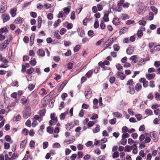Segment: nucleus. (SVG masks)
<instances>
[{"instance_id":"56","label":"nucleus","mask_w":160,"mask_h":160,"mask_svg":"<svg viewBox=\"0 0 160 160\" xmlns=\"http://www.w3.org/2000/svg\"><path fill=\"white\" fill-rule=\"evenodd\" d=\"M66 32V30L64 28H62L60 31V33L61 35H63Z\"/></svg>"},{"instance_id":"55","label":"nucleus","mask_w":160,"mask_h":160,"mask_svg":"<svg viewBox=\"0 0 160 160\" xmlns=\"http://www.w3.org/2000/svg\"><path fill=\"white\" fill-rule=\"evenodd\" d=\"M133 84L132 79L129 80L127 82V85H132Z\"/></svg>"},{"instance_id":"27","label":"nucleus","mask_w":160,"mask_h":160,"mask_svg":"<svg viewBox=\"0 0 160 160\" xmlns=\"http://www.w3.org/2000/svg\"><path fill=\"white\" fill-rule=\"evenodd\" d=\"M100 131V126L99 125H97L95 129L93 130V132L96 133L99 132Z\"/></svg>"},{"instance_id":"54","label":"nucleus","mask_w":160,"mask_h":160,"mask_svg":"<svg viewBox=\"0 0 160 160\" xmlns=\"http://www.w3.org/2000/svg\"><path fill=\"white\" fill-rule=\"evenodd\" d=\"M73 63L71 62H69L68 64V69H71L73 68Z\"/></svg>"},{"instance_id":"4","label":"nucleus","mask_w":160,"mask_h":160,"mask_svg":"<svg viewBox=\"0 0 160 160\" xmlns=\"http://www.w3.org/2000/svg\"><path fill=\"white\" fill-rule=\"evenodd\" d=\"M152 136L151 137L154 142H157L158 141L157 134L155 132H152Z\"/></svg>"},{"instance_id":"47","label":"nucleus","mask_w":160,"mask_h":160,"mask_svg":"<svg viewBox=\"0 0 160 160\" xmlns=\"http://www.w3.org/2000/svg\"><path fill=\"white\" fill-rule=\"evenodd\" d=\"M153 18V14L152 12H150L149 13L148 19L149 20H152Z\"/></svg>"},{"instance_id":"26","label":"nucleus","mask_w":160,"mask_h":160,"mask_svg":"<svg viewBox=\"0 0 160 160\" xmlns=\"http://www.w3.org/2000/svg\"><path fill=\"white\" fill-rule=\"evenodd\" d=\"M61 21L59 19H58L55 21L53 24V26L54 28H57L59 24L61 23Z\"/></svg>"},{"instance_id":"31","label":"nucleus","mask_w":160,"mask_h":160,"mask_svg":"<svg viewBox=\"0 0 160 160\" xmlns=\"http://www.w3.org/2000/svg\"><path fill=\"white\" fill-rule=\"evenodd\" d=\"M119 156V153L118 152H114L112 155V157L113 158H117Z\"/></svg>"},{"instance_id":"13","label":"nucleus","mask_w":160,"mask_h":160,"mask_svg":"<svg viewBox=\"0 0 160 160\" xmlns=\"http://www.w3.org/2000/svg\"><path fill=\"white\" fill-rule=\"evenodd\" d=\"M8 44H7V43L5 42V41H4V42L0 45V50L2 51L5 49Z\"/></svg>"},{"instance_id":"51","label":"nucleus","mask_w":160,"mask_h":160,"mask_svg":"<svg viewBox=\"0 0 160 160\" xmlns=\"http://www.w3.org/2000/svg\"><path fill=\"white\" fill-rule=\"evenodd\" d=\"M64 15V12L62 11L60 12L58 15V17L59 18H63Z\"/></svg>"},{"instance_id":"50","label":"nucleus","mask_w":160,"mask_h":160,"mask_svg":"<svg viewBox=\"0 0 160 160\" xmlns=\"http://www.w3.org/2000/svg\"><path fill=\"white\" fill-rule=\"evenodd\" d=\"M138 36L139 37H141L143 35L142 32L141 30H138L137 32Z\"/></svg>"},{"instance_id":"60","label":"nucleus","mask_w":160,"mask_h":160,"mask_svg":"<svg viewBox=\"0 0 160 160\" xmlns=\"http://www.w3.org/2000/svg\"><path fill=\"white\" fill-rule=\"evenodd\" d=\"M116 122V119L115 118L111 119L109 121L110 123L111 124H114Z\"/></svg>"},{"instance_id":"53","label":"nucleus","mask_w":160,"mask_h":160,"mask_svg":"<svg viewBox=\"0 0 160 160\" xmlns=\"http://www.w3.org/2000/svg\"><path fill=\"white\" fill-rule=\"evenodd\" d=\"M155 98L157 100H160V94L159 93L157 92L155 94Z\"/></svg>"},{"instance_id":"46","label":"nucleus","mask_w":160,"mask_h":160,"mask_svg":"<svg viewBox=\"0 0 160 160\" xmlns=\"http://www.w3.org/2000/svg\"><path fill=\"white\" fill-rule=\"evenodd\" d=\"M48 142H45L43 143V149H46L48 146Z\"/></svg>"},{"instance_id":"2","label":"nucleus","mask_w":160,"mask_h":160,"mask_svg":"<svg viewBox=\"0 0 160 160\" xmlns=\"http://www.w3.org/2000/svg\"><path fill=\"white\" fill-rule=\"evenodd\" d=\"M92 92L90 88H87L85 90L84 94L85 95L88 99H89L91 97Z\"/></svg>"},{"instance_id":"40","label":"nucleus","mask_w":160,"mask_h":160,"mask_svg":"<svg viewBox=\"0 0 160 160\" xmlns=\"http://www.w3.org/2000/svg\"><path fill=\"white\" fill-rule=\"evenodd\" d=\"M12 37L11 35H9L8 36V39L7 40H5V42H6L7 44H9V42L12 40Z\"/></svg>"},{"instance_id":"57","label":"nucleus","mask_w":160,"mask_h":160,"mask_svg":"<svg viewBox=\"0 0 160 160\" xmlns=\"http://www.w3.org/2000/svg\"><path fill=\"white\" fill-rule=\"evenodd\" d=\"M98 118V115L95 113H93L92 116L90 118V119L92 120H94Z\"/></svg>"},{"instance_id":"52","label":"nucleus","mask_w":160,"mask_h":160,"mask_svg":"<svg viewBox=\"0 0 160 160\" xmlns=\"http://www.w3.org/2000/svg\"><path fill=\"white\" fill-rule=\"evenodd\" d=\"M149 86L150 87L153 88L155 87V85L154 84V81H151L149 82Z\"/></svg>"},{"instance_id":"11","label":"nucleus","mask_w":160,"mask_h":160,"mask_svg":"<svg viewBox=\"0 0 160 160\" xmlns=\"http://www.w3.org/2000/svg\"><path fill=\"white\" fill-rule=\"evenodd\" d=\"M120 18L123 20H125L128 19L129 18V16L126 14L123 13L120 15Z\"/></svg>"},{"instance_id":"48","label":"nucleus","mask_w":160,"mask_h":160,"mask_svg":"<svg viewBox=\"0 0 160 160\" xmlns=\"http://www.w3.org/2000/svg\"><path fill=\"white\" fill-rule=\"evenodd\" d=\"M128 131V128L126 126L123 127L122 128V132L123 133H127Z\"/></svg>"},{"instance_id":"1","label":"nucleus","mask_w":160,"mask_h":160,"mask_svg":"<svg viewBox=\"0 0 160 160\" xmlns=\"http://www.w3.org/2000/svg\"><path fill=\"white\" fill-rule=\"evenodd\" d=\"M31 109L29 107L25 108L23 112V116L25 118H27L29 117L31 115Z\"/></svg>"},{"instance_id":"29","label":"nucleus","mask_w":160,"mask_h":160,"mask_svg":"<svg viewBox=\"0 0 160 160\" xmlns=\"http://www.w3.org/2000/svg\"><path fill=\"white\" fill-rule=\"evenodd\" d=\"M34 71V69L33 68H31L27 70L26 73L28 74H30L33 73Z\"/></svg>"},{"instance_id":"19","label":"nucleus","mask_w":160,"mask_h":160,"mask_svg":"<svg viewBox=\"0 0 160 160\" xmlns=\"http://www.w3.org/2000/svg\"><path fill=\"white\" fill-rule=\"evenodd\" d=\"M38 28H39L41 27L42 23V18L40 16H39L38 17Z\"/></svg>"},{"instance_id":"43","label":"nucleus","mask_w":160,"mask_h":160,"mask_svg":"<svg viewBox=\"0 0 160 160\" xmlns=\"http://www.w3.org/2000/svg\"><path fill=\"white\" fill-rule=\"evenodd\" d=\"M105 157L104 156L102 155L98 157L97 160H105Z\"/></svg>"},{"instance_id":"39","label":"nucleus","mask_w":160,"mask_h":160,"mask_svg":"<svg viewBox=\"0 0 160 160\" xmlns=\"http://www.w3.org/2000/svg\"><path fill=\"white\" fill-rule=\"evenodd\" d=\"M103 20L105 22H107L109 21V18H108V15L107 14H105L103 18Z\"/></svg>"},{"instance_id":"5","label":"nucleus","mask_w":160,"mask_h":160,"mask_svg":"<svg viewBox=\"0 0 160 160\" xmlns=\"http://www.w3.org/2000/svg\"><path fill=\"white\" fill-rule=\"evenodd\" d=\"M144 7L142 6L138 5V7L137 9V12L139 14H142L143 13V11H144Z\"/></svg>"},{"instance_id":"49","label":"nucleus","mask_w":160,"mask_h":160,"mask_svg":"<svg viewBox=\"0 0 160 160\" xmlns=\"http://www.w3.org/2000/svg\"><path fill=\"white\" fill-rule=\"evenodd\" d=\"M113 114L114 116L120 118L122 116L121 114L118 112H114Z\"/></svg>"},{"instance_id":"61","label":"nucleus","mask_w":160,"mask_h":160,"mask_svg":"<svg viewBox=\"0 0 160 160\" xmlns=\"http://www.w3.org/2000/svg\"><path fill=\"white\" fill-rule=\"evenodd\" d=\"M138 23L140 25H142L143 26H144L146 24V21L143 20H140Z\"/></svg>"},{"instance_id":"12","label":"nucleus","mask_w":160,"mask_h":160,"mask_svg":"<svg viewBox=\"0 0 160 160\" xmlns=\"http://www.w3.org/2000/svg\"><path fill=\"white\" fill-rule=\"evenodd\" d=\"M68 110H67V111L64 113H62L59 116L60 119L61 120H64L65 118L66 115L68 114Z\"/></svg>"},{"instance_id":"24","label":"nucleus","mask_w":160,"mask_h":160,"mask_svg":"<svg viewBox=\"0 0 160 160\" xmlns=\"http://www.w3.org/2000/svg\"><path fill=\"white\" fill-rule=\"evenodd\" d=\"M142 87V86L140 84L137 83L135 86V90L138 92L141 89Z\"/></svg>"},{"instance_id":"34","label":"nucleus","mask_w":160,"mask_h":160,"mask_svg":"<svg viewBox=\"0 0 160 160\" xmlns=\"http://www.w3.org/2000/svg\"><path fill=\"white\" fill-rule=\"evenodd\" d=\"M113 38H109V39L105 42L106 43H107L106 45H107V44H112L113 41Z\"/></svg>"},{"instance_id":"8","label":"nucleus","mask_w":160,"mask_h":160,"mask_svg":"<svg viewBox=\"0 0 160 160\" xmlns=\"http://www.w3.org/2000/svg\"><path fill=\"white\" fill-rule=\"evenodd\" d=\"M155 75L154 73L147 74L146 75V77L148 80H151L153 79L155 77Z\"/></svg>"},{"instance_id":"33","label":"nucleus","mask_w":160,"mask_h":160,"mask_svg":"<svg viewBox=\"0 0 160 160\" xmlns=\"http://www.w3.org/2000/svg\"><path fill=\"white\" fill-rule=\"evenodd\" d=\"M27 141L25 140H23L21 143L20 147L21 148H23L26 145Z\"/></svg>"},{"instance_id":"36","label":"nucleus","mask_w":160,"mask_h":160,"mask_svg":"<svg viewBox=\"0 0 160 160\" xmlns=\"http://www.w3.org/2000/svg\"><path fill=\"white\" fill-rule=\"evenodd\" d=\"M58 31L54 32V35L57 39H59L61 38V37L58 34Z\"/></svg>"},{"instance_id":"25","label":"nucleus","mask_w":160,"mask_h":160,"mask_svg":"<svg viewBox=\"0 0 160 160\" xmlns=\"http://www.w3.org/2000/svg\"><path fill=\"white\" fill-rule=\"evenodd\" d=\"M7 9L6 6L5 5H2L1 7V9H0V12L1 13H2L5 12Z\"/></svg>"},{"instance_id":"6","label":"nucleus","mask_w":160,"mask_h":160,"mask_svg":"<svg viewBox=\"0 0 160 160\" xmlns=\"http://www.w3.org/2000/svg\"><path fill=\"white\" fill-rule=\"evenodd\" d=\"M24 19L23 18L20 17L17 18L14 21V22L17 24H19L23 22Z\"/></svg>"},{"instance_id":"63","label":"nucleus","mask_w":160,"mask_h":160,"mask_svg":"<svg viewBox=\"0 0 160 160\" xmlns=\"http://www.w3.org/2000/svg\"><path fill=\"white\" fill-rule=\"evenodd\" d=\"M91 158L89 154L85 155L83 157L84 160H88Z\"/></svg>"},{"instance_id":"16","label":"nucleus","mask_w":160,"mask_h":160,"mask_svg":"<svg viewBox=\"0 0 160 160\" xmlns=\"http://www.w3.org/2000/svg\"><path fill=\"white\" fill-rule=\"evenodd\" d=\"M145 64L144 60L142 58L141 59L137 64V67H139L140 66L143 65Z\"/></svg>"},{"instance_id":"59","label":"nucleus","mask_w":160,"mask_h":160,"mask_svg":"<svg viewBox=\"0 0 160 160\" xmlns=\"http://www.w3.org/2000/svg\"><path fill=\"white\" fill-rule=\"evenodd\" d=\"M77 155L76 154L74 153L72 155V156L70 157V158L71 160H75L77 157Z\"/></svg>"},{"instance_id":"37","label":"nucleus","mask_w":160,"mask_h":160,"mask_svg":"<svg viewBox=\"0 0 160 160\" xmlns=\"http://www.w3.org/2000/svg\"><path fill=\"white\" fill-rule=\"evenodd\" d=\"M21 102L24 104H27L28 103V100L25 98H22L21 100Z\"/></svg>"},{"instance_id":"38","label":"nucleus","mask_w":160,"mask_h":160,"mask_svg":"<svg viewBox=\"0 0 160 160\" xmlns=\"http://www.w3.org/2000/svg\"><path fill=\"white\" fill-rule=\"evenodd\" d=\"M46 113V111L44 109L40 111L39 112V114L41 117L44 116Z\"/></svg>"},{"instance_id":"22","label":"nucleus","mask_w":160,"mask_h":160,"mask_svg":"<svg viewBox=\"0 0 160 160\" xmlns=\"http://www.w3.org/2000/svg\"><path fill=\"white\" fill-rule=\"evenodd\" d=\"M34 118L36 121H38L39 122H40L42 120V117H40L38 115H35L34 116Z\"/></svg>"},{"instance_id":"10","label":"nucleus","mask_w":160,"mask_h":160,"mask_svg":"<svg viewBox=\"0 0 160 160\" xmlns=\"http://www.w3.org/2000/svg\"><path fill=\"white\" fill-rule=\"evenodd\" d=\"M134 51V48L132 46L129 47L127 50V53L129 55L131 54Z\"/></svg>"},{"instance_id":"18","label":"nucleus","mask_w":160,"mask_h":160,"mask_svg":"<svg viewBox=\"0 0 160 160\" xmlns=\"http://www.w3.org/2000/svg\"><path fill=\"white\" fill-rule=\"evenodd\" d=\"M0 60L4 63H7L8 62V60L1 54H0Z\"/></svg>"},{"instance_id":"45","label":"nucleus","mask_w":160,"mask_h":160,"mask_svg":"<svg viewBox=\"0 0 160 160\" xmlns=\"http://www.w3.org/2000/svg\"><path fill=\"white\" fill-rule=\"evenodd\" d=\"M80 45H76L74 48V52H77L80 49Z\"/></svg>"},{"instance_id":"64","label":"nucleus","mask_w":160,"mask_h":160,"mask_svg":"<svg viewBox=\"0 0 160 160\" xmlns=\"http://www.w3.org/2000/svg\"><path fill=\"white\" fill-rule=\"evenodd\" d=\"M155 51H160V45H158L154 48Z\"/></svg>"},{"instance_id":"21","label":"nucleus","mask_w":160,"mask_h":160,"mask_svg":"<svg viewBox=\"0 0 160 160\" xmlns=\"http://www.w3.org/2000/svg\"><path fill=\"white\" fill-rule=\"evenodd\" d=\"M8 32V30L7 28L4 27L0 29V33H6Z\"/></svg>"},{"instance_id":"20","label":"nucleus","mask_w":160,"mask_h":160,"mask_svg":"<svg viewBox=\"0 0 160 160\" xmlns=\"http://www.w3.org/2000/svg\"><path fill=\"white\" fill-rule=\"evenodd\" d=\"M113 23L115 25L119 24L120 21L119 19L118 18H114L113 20Z\"/></svg>"},{"instance_id":"17","label":"nucleus","mask_w":160,"mask_h":160,"mask_svg":"<svg viewBox=\"0 0 160 160\" xmlns=\"http://www.w3.org/2000/svg\"><path fill=\"white\" fill-rule=\"evenodd\" d=\"M51 120H53L55 122H58V119L56 117L55 114L54 113H52L50 115Z\"/></svg>"},{"instance_id":"28","label":"nucleus","mask_w":160,"mask_h":160,"mask_svg":"<svg viewBox=\"0 0 160 160\" xmlns=\"http://www.w3.org/2000/svg\"><path fill=\"white\" fill-rule=\"evenodd\" d=\"M128 28L126 27H124L122 28L120 31V33L121 34H122L126 32L127 31Z\"/></svg>"},{"instance_id":"58","label":"nucleus","mask_w":160,"mask_h":160,"mask_svg":"<svg viewBox=\"0 0 160 160\" xmlns=\"http://www.w3.org/2000/svg\"><path fill=\"white\" fill-rule=\"evenodd\" d=\"M36 61L34 59H33L30 62V64L31 66H34L36 64Z\"/></svg>"},{"instance_id":"62","label":"nucleus","mask_w":160,"mask_h":160,"mask_svg":"<svg viewBox=\"0 0 160 160\" xmlns=\"http://www.w3.org/2000/svg\"><path fill=\"white\" fill-rule=\"evenodd\" d=\"M35 142L31 140L29 143V145L31 148H34L35 147Z\"/></svg>"},{"instance_id":"35","label":"nucleus","mask_w":160,"mask_h":160,"mask_svg":"<svg viewBox=\"0 0 160 160\" xmlns=\"http://www.w3.org/2000/svg\"><path fill=\"white\" fill-rule=\"evenodd\" d=\"M47 131L50 133H52L53 132V128L52 127H48L47 128Z\"/></svg>"},{"instance_id":"3","label":"nucleus","mask_w":160,"mask_h":160,"mask_svg":"<svg viewBox=\"0 0 160 160\" xmlns=\"http://www.w3.org/2000/svg\"><path fill=\"white\" fill-rule=\"evenodd\" d=\"M138 56L136 55L132 56L130 57L129 60L132 61L131 63L132 64H134L137 62L138 60H136Z\"/></svg>"},{"instance_id":"30","label":"nucleus","mask_w":160,"mask_h":160,"mask_svg":"<svg viewBox=\"0 0 160 160\" xmlns=\"http://www.w3.org/2000/svg\"><path fill=\"white\" fill-rule=\"evenodd\" d=\"M93 73V71L92 70L89 71L86 74L85 76L88 78H89Z\"/></svg>"},{"instance_id":"41","label":"nucleus","mask_w":160,"mask_h":160,"mask_svg":"<svg viewBox=\"0 0 160 160\" xmlns=\"http://www.w3.org/2000/svg\"><path fill=\"white\" fill-rule=\"evenodd\" d=\"M35 87V86L32 84H30L28 86V89L30 91L32 90Z\"/></svg>"},{"instance_id":"15","label":"nucleus","mask_w":160,"mask_h":160,"mask_svg":"<svg viewBox=\"0 0 160 160\" xmlns=\"http://www.w3.org/2000/svg\"><path fill=\"white\" fill-rule=\"evenodd\" d=\"M17 11V9L15 8H13L11 10L10 13L12 17H14L15 16L16 14V12Z\"/></svg>"},{"instance_id":"9","label":"nucleus","mask_w":160,"mask_h":160,"mask_svg":"<svg viewBox=\"0 0 160 160\" xmlns=\"http://www.w3.org/2000/svg\"><path fill=\"white\" fill-rule=\"evenodd\" d=\"M3 21L4 22L8 21L10 19V16L9 15L3 14L2 15Z\"/></svg>"},{"instance_id":"14","label":"nucleus","mask_w":160,"mask_h":160,"mask_svg":"<svg viewBox=\"0 0 160 160\" xmlns=\"http://www.w3.org/2000/svg\"><path fill=\"white\" fill-rule=\"evenodd\" d=\"M71 8V7L68 6L67 7L64 8L63 10L64 14L66 15L68 14L70 11Z\"/></svg>"},{"instance_id":"42","label":"nucleus","mask_w":160,"mask_h":160,"mask_svg":"<svg viewBox=\"0 0 160 160\" xmlns=\"http://www.w3.org/2000/svg\"><path fill=\"white\" fill-rule=\"evenodd\" d=\"M127 140L125 138H122L120 141L121 144L125 145L127 143Z\"/></svg>"},{"instance_id":"23","label":"nucleus","mask_w":160,"mask_h":160,"mask_svg":"<svg viewBox=\"0 0 160 160\" xmlns=\"http://www.w3.org/2000/svg\"><path fill=\"white\" fill-rule=\"evenodd\" d=\"M38 55L42 57L44 56L45 52L42 49H39L38 52Z\"/></svg>"},{"instance_id":"44","label":"nucleus","mask_w":160,"mask_h":160,"mask_svg":"<svg viewBox=\"0 0 160 160\" xmlns=\"http://www.w3.org/2000/svg\"><path fill=\"white\" fill-rule=\"evenodd\" d=\"M145 113L146 114L150 115L152 114V111L148 109H147L145 111Z\"/></svg>"},{"instance_id":"7","label":"nucleus","mask_w":160,"mask_h":160,"mask_svg":"<svg viewBox=\"0 0 160 160\" xmlns=\"http://www.w3.org/2000/svg\"><path fill=\"white\" fill-rule=\"evenodd\" d=\"M151 135H149V134L147 133L145 134V137L144 141V143H149L150 142L151 139L149 137Z\"/></svg>"},{"instance_id":"32","label":"nucleus","mask_w":160,"mask_h":160,"mask_svg":"<svg viewBox=\"0 0 160 160\" xmlns=\"http://www.w3.org/2000/svg\"><path fill=\"white\" fill-rule=\"evenodd\" d=\"M131 147L127 145L125 147L124 151L126 152H130L131 151Z\"/></svg>"}]
</instances>
